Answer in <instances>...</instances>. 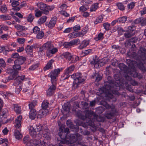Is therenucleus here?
<instances>
[{
  "instance_id": "2",
  "label": "nucleus",
  "mask_w": 146,
  "mask_h": 146,
  "mask_svg": "<svg viewBox=\"0 0 146 146\" xmlns=\"http://www.w3.org/2000/svg\"><path fill=\"white\" fill-rule=\"evenodd\" d=\"M77 115L82 120H86L88 125L92 127L94 125V123L92 120V117L93 116L92 111H86L85 116L82 115L81 111H79L77 113Z\"/></svg>"
},
{
  "instance_id": "31",
  "label": "nucleus",
  "mask_w": 146,
  "mask_h": 146,
  "mask_svg": "<svg viewBox=\"0 0 146 146\" xmlns=\"http://www.w3.org/2000/svg\"><path fill=\"white\" fill-rule=\"evenodd\" d=\"M47 17L45 16H44L40 17L38 21V24L40 25L44 23L46 21Z\"/></svg>"
},
{
  "instance_id": "41",
  "label": "nucleus",
  "mask_w": 146,
  "mask_h": 146,
  "mask_svg": "<svg viewBox=\"0 0 146 146\" xmlns=\"http://www.w3.org/2000/svg\"><path fill=\"white\" fill-rule=\"evenodd\" d=\"M37 102L36 100H34L32 102H31L29 104V109L31 110L32 109H34V108L36 105Z\"/></svg>"
},
{
  "instance_id": "34",
  "label": "nucleus",
  "mask_w": 146,
  "mask_h": 146,
  "mask_svg": "<svg viewBox=\"0 0 146 146\" xmlns=\"http://www.w3.org/2000/svg\"><path fill=\"white\" fill-rule=\"evenodd\" d=\"M19 0H10V2L13 7H15L20 4Z\"/></svg>"
},
{
  "instance_id": "32",
  "label": "nucleus",
  "mask_w": 146,
  "mask_h": 146,
  "mask_svg": "<svg viewBox=\"0 0 146 146\" xmlns=\"http://www.w3.org/2000/svg\"><path fill=\"white\" fill-rule=\"evenodd\" d=\"M35 18V17L33 14L30 13L28 15L27 17V21L29 23H31Z\"/></svg>"
},
{
  "instance_id": "52",
  "label": "nucleus",
  "mask_w": 146,
  "mask_h": 146,
  "mask_svg": "<svg viewBox=\"0 0 146 146\" xmlns=\"http://www.w3.org/2000/svg\"><path fill=\"white\" fill-rule=\"evenodd\" d=\"M35 16L36 17H39L42 15V13L41 11L38 10H36L35 11Z\"/></svg>"
},
{
  "instance_id": "30",
  "label": "nucleus",
  "mask_w": 146,
  "mask_h": 146,
  "mask_svg": "<svg viewBox=\"0 0 146 146\" xmlns=\"http://www.w3.org/2000/svg\"><path fill=\"white\" fill-rule=\"evenodd\" d=\"M33 48L31 46L27 45L25 48V50L27 53L30 55L32 56L33 55L32 52H33Z\"/></svg>"
},
{
  "instance_id": "64",
  "label": "nucleus",
  "mask_w": 146,
  "mask_h": 146,
  "mask_svg": "<svg viewBox=\"0 0 146 146\" xmlns=\"http://www.w3.org/2000/svg\"><path fill=\"white\" fill-rule=\"evenodd\" d=\"M86 33L84 31L82 30L81 32L78 33V37H82L85 35Z\"/></svg>"
},
{
  "instance_id": "26",
  "label": "nucleus",
  "mask_w": 146,
  "mask_h": 146,
  "mask_svg": "<svg viewBox=\"0 0 146 146\" xmlns=\"http://www.w3.org/2000/svg\"><path fill=\"white\" fill-rule=\"evenodd\" d=\"M36 115H37L36 111L35 109L31 110L29 115L30 118L32 119H35Z\"/></svg>"
},
{
  "instance_id": "46",
  "label": "nucleus",
  "mask_w": 146,
  "mask_h": 146,
  "mask_svg": "<svg viewBox=\"0 0 146 146\" xmlns=\"http://www.w3.org/2000/svg\"><path fill=\"white\" fill-rule=\"evenodd\" d=\"M119 69L121 70H125L126 69L127 67L123 63H120L118 65Z\"/></svg>"
},
{
  "instance_id": "21",
  "label": "nucleus",
  "mask_w": 146,
  "mask_h": 146,
  "mask_svg": "<svg viewBox=\"0 0 146 146\" xmlns=\"http://www.w3.org/2000/svg\"><path fill=\"white\" fill-rule=\"evenodd\" d=\"M22 119V116L21 115H19L16 119L15 122V124L16 127L19 128L20 127Z\"/></svg>"
},
{
  "instance_id": "16",
  "label": "nucleus",
  "mask_w": 146,
  "mask_h": 146,
  "mask_svg": "<svg viewBox=\"0 0 146 146\" xmlns=\"http://www.w3.org/2000/svg\"><path fill=\"white\" fill-rule=\"evenodd\" d=\"M37 5L38 9L43 11L44 14H46L47 10H46V5L42 2L37 3Z\"/></svg>"
},
{
  "instance_id": "10",
  "label": "nucleus",
  "mask_w": 146,
  "mask_h": 146,
  "mask_svg": "<svg viewBox=\"0 0 146 146\" xmlns=\"http://www.w3.org/2000/svg\"><path fill=\"white\" fill-rule=\"evenodd\" d=\"M18 72L17 70H14L11 74V75L8 77L7 78H6L5 80V82H7L10 80L17 79L18 77Z\"/></svg>"
},
{
  "instance_id": "3",
  "label": "nucleus",
  "mask_w": 146,
  "mask_h": 146,
  "mask_svg": "<svg viewBox=\"0 0 146 146\" xmlns=\"http://www.w3.org/2000/svg\"><path fill=\"white\" fill-rule=\"evenodd\" d=\"M71 77L74 80L72 86L74 89L77 88L78 85L84 81L86 78V77H83L80 73L74 74L71 75Z\"/></svg>"
},
{
  "instance_id": "33",
  "label": "nucleus",
  "mask_w": 146,
  "mask_h": 146,
  "mask_svg": "<svg viewBox=\"0 0 146 146\" xmlns=\"http://www.w3.org/2000/svg\"><path fill=\"white\" fill-rule=\"evenodd\" d=\"M75 67L74 65H72L68 67L65 70L66 73H68L69 74L72 71H73L75 68Z\"/></svg>"
},
{
  "instance_id": "15",
  "label": "nucleus",
  "mask_w": 146,
  "mask_h": 146,
  "mask_svg": "<svg viewBox=\"0 0 146 146\" xmlns=\"http://www.w3.org/2000/svg\"><path fill=\"white\" fill-rule=\"evenodd\" d=\"M52 85L50 86L47 91V95L49 96H51L53 94L56 89V83L55 84L52 83Z\"/></svg>"
},
{
  "instance_id": "20",
  "label": "nucleus",
  "mask_w": 146,
  "mask_h": 146,
  "mask_svg": "<svg viewBox=\"0 0 146 146\" xmlns=\"http://www.w3.org/2000/svg\"><path fill=\"white\" fill-rule=\"evenodd\" d=\"M106 59V61L104 62H103V60H102V61H97V60H96L94 59H93V61H90V62H91V63L94 64V66L96 67H97V66H98V67L99 66V64H100V62H101L102 64V65H103L104 64L106 63V62H107L108 61H107V58H105Z\"/></svg>"
},
{
  "instance_id": "17",
  "label": "nucleus",
  "mask_w": 146,
  "mask_h": 146,
  "mask_svg": "<svg viewBox=\"0 0 146 146\" xmlns=\"http://www.w3.org/2000/svg\"><path fill=\"white\" fill-rule=\"evenodd\" d=\"M47 110H44L41 109L40 110L37 114V117L38 118H41L46 115L48 113Z\"/></svg>"
},
{
  "instance_id": "5",
  "label": "nucleus",
  "mask_w": 146,
  "mask_h": 146,
  "mask_svg": "<svg viewBox=\"0 0 146 146\" xmlns=\"http://www.w3.org/2000/svg\"><path fill=\"white\" fill-rule=\"evenodd\" d=\"M112 87H114L113 84L109 82H106L105 84V86L104 88H102L99 89V91L100 94H105V96H108L111 98H113V95L111 94H108L107 95L105 93H106V91L109 92L111 90Z\"/></svg>"
},
{
  "instance_id": "24",
  "label": "nucleus",
  "mask_w": 146,
  "mask_h": 146,
  "mask_svg": "<svg viewBox=\"0 0 146 146\" xmlns=\"http://www.w3.org/2000/svg\"><path fill=\"white\" fill-rule=\"evenodd\" d=\"M89 44V42L87 40H84L83 41L78 47V48L80 49H82L86 47Z\"/></svg>"
},
{
  "instance_id": "29",
  "label": "nucleus",
  "mask_w": 146,
  "mask_h": 146,
  "mask_svg": "<svg viewBox=\"0 0 146 146\" xmlns=\"http://www.w3.org/2000/svg\"><path fill=\"white\" fill-rule=\"evenodd\" d=\"M133 27H128L126 31L129 34H131L132 36H133L135 34V31L133 29Z\"/></svg>"
},
{
  "instance_id": "11",
  "label": "nucleus",
  "mask_w": 146,
  "mask_h": 146,
  "mask_svg": "<svg viewBox=\"0 0 146 146\" xmlns=\"http://www.w3.org/2000/svg\"><path fill=\"white\" fill-rule=\"evenodd\" d=\"M44 129L43 126L40 124L37 125L35 129H34L32 127H31L30 128L32 132H39L40 134H41V133H42V132Z\"/></svg>"
},
{
  "instance_id": "23",
  "label": "nucleus",
  "mask_w": 146,
  "mask_h": 146,
  "mask_svg": "<svg viewBox=\"0 0 146 146\" xmlns=\"http://www.w3.org/2000/svg\"><path fill=\"white\" fill-rule=\"evenodd\" d=\"M54 62V60L53 59L50 60L47 63L46 66L44 67L43 69L45 71L52 68V64Z\"/></svg>"
},
{
  "instance_id": "1",
  "label": "nucleus",
  "mask_w": 146,
  "mask_h": 146,
  "mask_svg": "<svg viewBox=\"0 0 146 146\" xmlns=\"http://www.w3.org/2000/svg\"><path fill=\"white\" fill-rule=\"evenodd\" d=\"M102 105L107 110L105 112V116L108 119H111L118 113V111L114 105H110L106 102H104Z\"/></svg>"
},
{
  "instance_id": "22",
  "label": "nucleus",
  "mask_w": 146,
  "mask_h": 146,
  "mask_svg": "<svg viewBox=\"0 0 146 146\" xmlns=\"http://www.w3.org/2000/svg\"><path fill=\"white\" fill-rule=\"evenodd\" d=\"M79 57L76 56L72 55L70 59L68 60V62L69 63H73L76 62L77 61L79 60Z\"/></svg>"
},
{
  "instance_id": "55",
  "label": "nucleus",
  "mask_w": 146,
  "mask_h": 146,
  "mask_svg": "<svg viewBox=\"0 0 146 146\" xmlns=\"http://www.w3.org/2000/svg\"><path fill=\"white\" fill-rule=\"evenodd\" d=\"M0 10L2 12L5 13H6L7 11V8L5 5L1 6Z\"/></svg>"
},
{
  "instance_id": "9",
  "label": "nucleus",
  "mask_w": 146,
  "mask_h": 146,
  "mask_svg": "<svg viewBox=\"0 0 146 146\" xmlns=\"http://www.w3.org/2000/svg\"><path fill=\"white\" fill-rule=\"evenodd\" d=\"M70 141L63 140L61 142L62 143L67 144H72L76 141H80L82 139V136L78 133L71 134L70 135Z\"/></svg>"
},
{
  "instance_id": "59",
  "label": "nucleus",
  "mask_w": 146,
  "mask_h": 146,
  "mask_svg": "<svg viewBox=\"0 0 146 146\" xmlns=\"http://www.w3.org/2000/svg\"><path fill=\"white\" fill-rule=\"evenodd\" d=\"M95 76H96V79L95 81L97 82H98L102 79V78L101 76L99 75L98 73H96L95 75Z\"/></svg>"
},
{
  "instance_id": "37",
  "label": "nucleus",
  "mask_w": 146,
  "mask_h": 146,
  "mask_svg": "<svg viewBox=\"0 0 146 146\" xmlns=\"http://www.w3.org/2000/svg\"><path fill=\"white\" fill-rule=\"evenodd\" d=\"M49 103L47 100H44L42 104V109L47 110L46 109L48 107Z\"/></svg>"
},
{
  "instance_id": "60",
  "label": "nucleus",
  "mask_w": 146,
  "mask_h": 146,
  "mask_svg": "<svg viewBox=\"0 0 146 146\" xmlns=\"http://www.w3.org/2000/svg\"><path fill=\"white\" fill-rule=\"evenodd\" d=\"M33 30L34 33L37 34L40 32V29L38 27L36 26L33 28Z\"/></svg>"
},
{
  "instance_id": "4",
  "label": "nucleus",
  "mask_w": 146,
  "mask_h": 146,
  "mask_svg": "<svg viewBox=\"0 0 146 146\" xmlns=\"http://www.w3.org/2000/svg\"><path fill=\"white\" fill-rule=\"evenodd\" d=\"M137 55L139 56V59L140 61L141 60H146V48L145 49L143 47H141L138 52ZM136 63L137 66L140 69H144V67L143 66V64L141 62L139 63Z\"/></svg>"
},
{
  "instance_id": "58",
  "label": "nucleus",
  "mask_w": 146,
  "mask_h": 146,
  "mask_svg": "<svg viewBox=\"0 0 146 146\" xmlns=\"http://www.w3.org/2000/svg\"><path fill=\"white\" fill-rule=\"evenodd\" d=\"M38 67V64H36L33 65L29 67V70H34Z\"/></svg>"
},
{
  "instance_id": "57",
  "label": "nucleus",
  "mask_w": 146,
  "mask_h": 146,
  "mask_svg": "<svg viewBox=\"0 0 146 146\" xmlns=\"http://www.w3.org/2000/svg\"><path fill=\"white\" fill-rule=\"evenodd\" d=\"M25 78V76L24 75H22L21 76H18L17 78V80H18L19 83H20L21 82L23 81Z\"/></svg>"
},
{
  "instance_id": "43",
  "label": "nucleus",
  "mask_w": 146,
  "mask_h": 146,
  "mask_svg": "<svg viewBox=\"0 0 146 146\" xmlns=\"http://www.w3.org/2000/svg\"><path fill=\"white\" fill-rule=\"evenodd\" d=\"M73 45L71 41L69 42H65L63 44L64 47L66 48H69Z\"/></svg>"
},
{
  "instance_id": "6",
  "label": "nucleus",
  "mask_w": 146,
  "mask_h": 146,
  "mask_svg": "<svg viewBox=\"0 0 146 146\" xmlns=\"http://www.w3.org/2000/svg\"><path fill=\"white\" fill-rule=\"evenodd\" d=\"M62 70V68H57L52 70L48 74V76L51 78L52 83L55 84L56 83L57 78L60 74V71Z\"/></svg>"
},
{
  "instance_id": "61",
  "label": "nucleus",
  "mask_w": 146,
  "mask_h": 146,
  "mask_svg": "<svg viewBox=\"0 0 146 146\" xmlns=\"http://www.w3.org/2000/svg\"><path fill=\"white\" fill-rule=\"evenodd\" d=\"M135 6V3L133 2H132L128 4L127 7L129 9H133Z\"/></svg>"
},
{
  "instance_id": "62",
  "label": "nucleus",
  "mask_w": 146,
  "mask_h": 146,
  "mask_svg": "<svg viewBox=\"0 0 146 146\" xmlns=\"http://www.w3.org/2000/svg\"><path fill=\"white\" fill-rule=\"evenodd\" d=\"M73 45L76 44H79L80 42V40L78 39H76L74 40H71Z\"/></svg>"
},
{
  "instance_id": "63",
  "label": "nucleus",
  "mask_w": 146,
  "mask_h": 146,
  "mask_svg": "<svg viewBox=\"0 0 146 146\" xmlns=\"http://www.w3.org/2000/svg\"><path fill=\"white\" fill-rule=\"evenodd\" d=\"M73 29L74 31L75 32L80 30V25H77L74 26L73 27Z\"/></svg>"
},
{
  "instance_id": "53",
  "label": "nucleus",
  "mask_w": 146,
  "mask_h": 146,
  "mask_svg": "<svg viewBox=\"0 0 146 146\" xmlns=\"http://www.w3.org/2000/svg\"><path fill=\"white\" fill-rule=\"evenodd\" d=\"M44 36V33L42 31H41L38 33L36 35V37L38 39H40L41 38Z\"/></svg>"
},
{
  "instance_id": "19",
  "label": "nucleus",
  "mask_w": 146,
  "mask_h": 146,
  "mask_svg": "<svg viewBox=\"0 0 146 146\" xmlns=\"http://www.w3.org/2000/svg\"><path fill=\"white\" fill-rule=\"evenodd\" d=\"M32 139H30L29 136L27 135L23 138L24 143L26 144L25 146H33V144H31L32 142L31 141Z\"/></svg>"
},
{
  "instance_id": "12",
  "label": "nucleus",
  "mask_w": 146,
  "mask_h": 146,
  "mask_svg": "<svg viewBox=\"0 0 146 146\" xmlns=\"http://www.w3.org/2000/svg\"><path fill=\"white\" fill-rule=\"evenodd\" d=\"M42 132L41 133V134H40V135H42L47 140H48L50 139V131L48 128H46L44 129Z\"/></svg>"
},
{
  "instance_id": "28",
  "label": "nucleus",
  "mask_w": 146,
  "mask_h": 146,
  "mask_svg": "<svg viewBox=\"0 0 146 146\" xmlns=\"http://www.w3.org/2000/svg\"><path fill=\"white\" fill-rule=\"evenodd\" d=\"M133 27H128L126 31L129 34H131L132 36H133L135 34V31L133 29Z\"/></svg>"
},
{
  "instance_id": "39",
  "label": "nucleus",
  "mask_w": 146,
  "mask_h": 146,
  "mask_svg": "<svg viewBox=\"0 0 146 146\" xmlns=\"http://www.w3.org/2000/svg\"><path fill=\"white\" fill-rule=\"evenodd\" d=\"M70 76V74L68 73H66V72L64 71V73L61 76V80H64L66 79H67Z\"/></svg>"
},
{
  "instance_id": "35",
  "label": "nucleus",
  "mask_w": 146,
  "mask_h": 146,
  "mask_svg": "<svg viewBox=\"0 0 146 146\" xmlns=\"http://www.w3.org/2000/svg\"><path fill=\"white\" fill-rule=\"evenodd\" d=\"M15 136L17 139H19L22 137V135L18 130H16L15 132Z\"/></svg>"
},
{
  "instance_id": "47",
  "label": "nucleus",
  "mask_w": 146,
  "mask_h": 146,
  "mask_svg": "<svg viewBox=\"0 0 146 146\" xmlns=\"http://www.w3.org/2000/svg\"><path fill=\"white\" fill-rule=\"evenodd\" d=\"M103 17H102L100 15L96 19V20L94 21V24H96L98 23H100L102 22V21Z\"/></svg>"
},
{
  "instance_id": "7",
  "label": "nucleus",
  "mask_w": 146,
  "mask_h": 146,
  "mask_svg": "<svg viewBox=\"0 0 146 146\" xmlns=\"http://www.w3.org/2000/svg\"><path fill=\"white\" fill-rule=\"evenodd\" d=\"M53 44H52L51 41H48L46 42L44 44L39 48L38 50V53L39 55H42L45 54V50L46 51L49 49H50L53 47Z\"/></svg>"
},
{
  "instance_id": "14",
  "label": "nucleus",
  "mask_w": 146,
  "mask_h": 146,
  "mask_svg": "<svg viewBox=\"0 0 146 146\" xmlns=\"http://www.w3.org/2000/svg\"><path fill=\"white\" fill-rule=\"evenodd\" d=\"M58 51V49L54 47L53 45L51 48L49 49L46 51V54L47 56L50 57L52 56L53 55Z\"/></svg>"
},
{
  "instance_id": "51",
  "label": "nucleus",
  "mask_w": 146,
  "mask_h": 146,
  "mask_svg": "<svg viewBox=\"0 0 146 146\" xmlns=\"http://www.w3.org/2000/svg\"><path fill=\"white\" fill-rule=\"evenodd\" d=\"M114 28L116 31L117 30L118 31L119 33H121V32L124 31L122 28L121 27L118 26H115L114 27Z\"/></svg>"
},
{
  "instance_id": "44",
  "label": "nucleus",
  "mask_w": 146,
  "mask_h": 146,
  "mask_svg": "<svg viewBox=\"0 0 146 146\" xmlns=\"http://www.w3.org/2000/svg\"><path fill=\"white\" fill-rule=\"evenodd\" d=\"M98 3H95L91 7L90 10L91 11H95L98 8Z\"/></svg>"
},
{
  "instance_id": "8",
  "label": "nucleus",
  "mask_w": 146,
  "mask_h": 146,
  "mask_svg": "<svg viewBox=\"0 0 146 146\" xmlns=\"http://www.w3.org/2000/svg\"><path fill=\"white\" fill-rule=\"evenodd\" d=\"M26 58L23 56H20L14 61V65L13 66L14 70H21V65L23 64L25 62Z\"/></svg>"
},
{
  "instance_id": "48",
  "label": "nucleus",
  "mask_w": 146,
  "mask_h": 146,
  "mask_svg": "<svg viewBox=\"0 0 146 146\" xmlns=\"http://www.w3.org/2000/svg\"><path fill=\"white\" fill-rule=\"evenodd\" d=\"M16 34L18 36L20 37L25 36H26L25 33L22 32V31H17Z\"/></svg>"
},
{
  "instance_id": "25",
  "label": "nucleus",
  "mask_w": 146,
  "mask_h": 146,
  "mask_svg": "<svg viewBox=\"0 0 146 146\" xmlns=\"http://www.w3.org/2000/svg\"><path fill=\"white\" fill-rule=\"evenodd\" d=\"M18 83V84H17V83H16L14 84L15 86H16L15 92L17 94H19L22 88L21 84L19 83Z\"/></svg>"
},
{
  "instance_id": "50",
  "label": "nucleus",
  "mask_w": 146,
  "mask_h": 146,
  "mask_svg": "<svg viewBox=\"0 0 146 146\" xmlns=\"http://www.w3.org/2000/svg\"><path fill=\"white\" fill-rule=\"evenodd\" d=\"M117 6L119 9L121 10H123L125 9V7L121 3H118L117 4Z\"/></svg>"
},
{
  "instance_id": "40",
  "label": "nucleus",
  "mask_w": 146,
  "mask_h": 146,
  "mask_svg": "<svg viewBox=\"0 0 146 146\" xmlns=\"http://www.w3.org/2000/svg\"><path fill=\"white\" fill-rule=\"evenodd\" d=\"M72 55L71 53L68 52H66L63 53L62 56L68 60L70 59L71 56Z\"/></svg>"
},
{
  "instance_id": "54",
  "label": "nucleus",
  "mask_w": 146,
  "mask_h": 146,
  "mask_svg": "<svg viewBox=\"0 0 146 146\" xmlns=\"http://www.w3.org/2000/svg\"><path fill=\"white\" fill-rule=\"evenodd\" d=\"M110 26V24L108 23H105L103 24L104 27L106 30H108L109 29Z\"/></svg>"
},
{
  "instance_id": "45",
  "label": "nucleus",
  "mask_w": 146,
  "mask_h": 146,
  "mask_svg": "<svg viewBox=\"0 0 146 146\" xmlns=\"http://www.w3.org/2000/svg\"><path fill=\"white\" fill-rule=\"evenodd\" d=\"M104 34L102 33H100L98 35V37H95V39L96 40H98L102 39L103 38Z\"/></svg>"
},
{
  "instance_id": "49",
  "label": "nucleus",
  "mask_w": 146,
  "mask_h": 146,
  "mask_svg": "<svg viewBox=\"0 0 146 146\" xmlns=\"http://www.w3.org/2000/svg\"><path fill=\"white\" fill-rule=\"evenodd\" d=\"M69 37L70 38H74L78 37V33H75L73 32L69 34Z\"/></svg>"
},
{
  "instance_id": "18",
  "label": "nucleus",
  "mask_w": 146,
  "mask_h": 146,
  "mask_svg": "<svg viewBox=\"0 0 146 146\" xmlns=\"http://www.w3.org/2000/svg\"><path fill=\"white\" fill-rule=\"evenodd\" d=\"M57 18L54 17L52 18L48 25V27L50 28H52L55 26Z\"/></svg>"
},
{
  "instance_id": "36",
  "label": "nucleus",
  "mask_w": 146,
  "mask_h": 146,
  "mask_svg": "<svg viewBox=\"0 0 146 146\" xmlns=\"http://www.w3.org/2000/svg\"><path fill=\"white\" fill-rule=\"evenodd\" d=\"M127 17L126 16H123L117 19V21L120 23H125L127 21Z\"/></svg>"
},
{
  "instance_id": "42",
  "label": "nucleus",
  "mask_w": 146,
  "mask_h": 146,
  "mask_svg": "<svg viewBox=\"0 0 146 146\" xmlns=\"http://www.w3.org/2000/svg\"><path fill=\"white\" fill-rule=\"evenodd\" d=\"M14 110L17 113H20L21 112V108L17 105H14Z\"/></svg>"
},
{
  "instance_id": "56",
  "label": "nucleus",
  "mask_w": 146,
  "mask_h": 146,
  "mask_svg": "<svg viewBox=\"0 0 146 146\" xmlns=\"http://www.w3.org/2000/svg\"><path fill=\"white\" fill-rule=\"evenodd\" d=\"M63 110L65 112H66L67 113H69L70 111L69 107L67 105H64L63 107Z\"/></svg>"
},
{
  "instance_id": "38",
  "label": "nucleus",
  "mask_w": 146,
  "mask_h": 146,
  "mask_svg": "<svg viewBox=\"0 0 146 146\" xmlns=\"http://www.w3.org/2000/svg\"><path fill=\"white\" fill-rule=\"evenodd\" d=\"M0 18L3 20H10L11 19V17L7 15H0Z\"/></svg>"
},
{
  "instance_id": "27",
  "label": "nucleus",
  "mask_w": 146,
  "mask_h": 146,
  "mask_svg": "<svg viewBox=\"0 0 146 146\" xmlns=\"http://www.w3.org/2000/svg\"><path fill=\"white\" fill-rule=\"evenodd\" d=\"M15 27L17 30L20 31H26L27 29V28L24 26L20 25H16Z\"/></svg>"
},
{
  "instance_id": "13",
  "label": "nucleus",
  "mask_w": 146,
  "mask_h": 146,
  "mask_svg": "<svg viewBox=\"0 0 146 146\" xmlns=\"http://www.w3.org/2000/svg\"><path fill=\"white\" fill-rule=\"evenodd\" d=\"M30 142H32L31 144H33V146H44V142L39 139H33Z\"/></svg>"
}]
</instances>
